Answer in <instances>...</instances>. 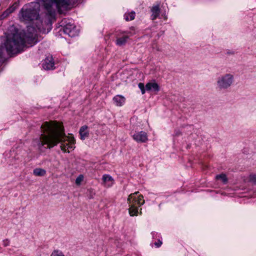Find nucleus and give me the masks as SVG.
I'll return each mask as SVG.
<instances>
[{"instance_id":"f3484780","label":"nucleus","mask_w":256,"mask_h":256,"mask_svg":"<svg viewBox=\"0 0 256 256\" xmlns=\"http://www.w3.org/2000/svg\"><path fill=\"white\" fill-rule=\"evenodd\" d=\"M33 174L36 176H42L46 174V171L42 168H36L34 170Z\"/></svg>"},{"instance_id":"20e7f679","label":"nucleus","mask_w":256,"mask_h":256,"mask_svg":"<svg viewBox=\"0 0 256 256\" xmlns=\"http://www.w3.org/2000/svg\"><path fill=\"white\" fill-rule=\"evenodd\" d=\"M138 193V192H136L129 195L128 198V202L129 205L135 206L137 204L139 206H141L144 204V200L142 195L136 196Z\"/></svg>"},{"instance_id":"6ab92c4d","label":"nucleus","mask_w":256,"mask_h":256,"mask_svg":"<svg viewBox=\"0 0 256 256\" xmlns=\"http://www.w3.org/2000/svg\"><path fill=\"white\" fill-rule=\"evenodd\" d=\"M14 10V8H10L8 9H7L2 14V16L3 18H5L7 16L10 14Z\"/></svg>"},{"instance_id":"ddd939ff","label":"nucleus","mask_w":256,"mask_h":256,"mask_svg":"<svg viewBox=\"0 0 256 256\" xmlns=\"http://www.w3.org/2000/svg\"><path fill=\"white\" fill-rule=\"evenodd\" d=\"M151 18L152 20H156L160 15V9L158 5L153 6L151 8Z\"/></svg>"},{"instance_id":"4be33fe9","label":"nucleus","mask_w":256,"mask_h":256,"mask_svg":"<svg viewBox=\"0 0 256 256\" xmlns=\"http://www.w3.org/2000/svg\"><path fill=\"white\" fill-rule=\"evenodd\" d=\"M138 88L141 90L142 94H144L146 92V87L144 88V84L143 83L140 82L138 84Z\"/></svg>"},{"instance_id":"bb28decb","label":"nucleus","mask_w":256,"mask_h":256,"mask_svg":"<svg viewBox=\"0 0 256 256\" xmlns=\"http://www.w3.org/2000/svg\"><path fill=\"white\" fill-rule=\"evenodd\" d=\"M8 242L6 240V242H4V246H8Z\"/></svg>"},{"instance_id":"a878e982","label":"nucleus","mask_w":256,"mask_h":256,"mask_svg":"<svg viewBox=\"0 0 256 256\" xmlns=\"http://www.w3.org/2000/svg\"><path fill=\"white\" fill-rule=\"evenodd\" d=\"M162 242L160 240H158V242L154 243L155 246L158 248L160 247L162 245Z\"/></svg>"},{"instance_id":"f257e3e1","label":"nucleus","mask_w":256,"mask_h":256,"mask_svg":"<svg viewBox=\"0 0 256 256\" xmlns=\"http://www.w3.org/2000/svg\"><path fill=\"white\" fill-rule=\"evenodd\" d=\"M41 134L38 145H46L49 148L60 143L61 150L64 152H70L74 148V140L72 137L66 136L63 126L53 121L44 122L41 126Z\"/></svg>"},{"instance_id":"1a4fd4ad","label":"nucleus","mask_w":256,"mask_h":256,"mask_svg":"<svg viewBox=\"0 0 256 256\" xmlns=\"http://www.w3.org/2000/svg\"><path fill=\"white\" fill-rule=\"evenodd\" d=\"M146 89L147 91H152L158 92L160 90V86L154 80H153L146 84Z\"/></svg>"},{"instance_id":"9d476101","label":"nucleus","mask_w":256,"mask_h":256,"mask_svg":"<svg viewBox=\"0 0 256 256\" xmlns=\"http://www.w3.org/2000/svg\"><path fill=\"white\" fill-rule=\"evenodd\" d=\"M42 67L46 70H52L54 68V62L52 57L46 58L43 63Z\"/></svg>"},{"instance_id":"dca6fc26","label":"nucleus","mask_w":256,"mask_h":256,"mask_svg":"<svg viewBox=\"0 0 256 256\" xmlns=\"http://www.w3.org/2000/svg\"><path fill=\"white\" fill-rule=\"evenodd\" d=\"M224 88V76L220 77L216 82V88L218 90H222Z\"/></svg>"},{"instance_id":"39448f33","label":"nucleus","mask_w":256,"mask_h":256,"mask_svg":"<svg viewBox=\"0 0 256 256\" xmlns=\"http://www.w3.org/2000/svg\"><path fill=\"white\" fill-rule=\"evenodd\" d=\"M63 32L65 34L70 37H74L78 34V31L76 28V26L70 23H68L66 24L63 28Z\"/></svg>"},{"instance_id":"2eb2a0df","label":"nucleus","mask_w":256,"mask_h":256,"mask_svg":"<svg viewBox=\"0 0 256 256\" xmlns=\"http://www.w3.org/2000/svg\"><path fill=\"white\" fill-rule=\"evenodd\" d=\"M128 212L131 216H136L138 214V208L134 205H129Z\"/></svg>"},{"instance_id":"0eeeda50","label":"nucleus","mask_w":256,"mask_h":256,"mask_svg":"<svg viewBox=\"0 0 256 256\" xmlns=\"http://www.w3.org/2000/svg\"><path fill=\"white\" fill-rule=\"evenodd\" d=\"M127 34L126 36H124L122 37H117L116 41V44L118 46H122L124 45L129 38V36H132L134 34V32H125Z\"/></svg>"},{"instance_id":"6e6552de","label":"nucleus","mask_w":256,"mask_h":256,"mask_svg":"<svg viewBox=\"0 0 256 256\" xmlns=\"http://www.w3.org/2000/svg\"><path fill=\"white\" fill-rule=\"evenodd\" d=\"M102 184L106 187H110L114 184V178L109 174H104L102 177Z\"/></svg>"},{"instance_id":"423d86ee","label":"nucleus","mask_w":256,"mask_h":256,"mask_svg":"<svg viewBox=\"0 0 256 256\" xmlns=\"http://www.w3.org/2000/svg\"><path fill=\"white\" fill-rule=\"evenodd\" d=\"M132 138L138 142H146L148 140L147 134L144 132H137L132 135Z\"/></svg>"},{"instance_id":"7ed1b4c3","label":"nucleus","mask_w":256,"mask_h":256,"mask_svg":"<svg viewBox=\"0 0 256 256\" xmlns=\"http://www.w3.org/2000/svg\"><path fill=\"white\" fill-rule=\"evenodd\" d=\"M40 5L50 14L52 8L56 5L58 11L62 8H66L68 5V0H36L22 7L19 14V18L22 22H26L39 18V12Z\"/></svg>"},{"instance_id":"f03ea898","label":"nucleus","mask_w":256,"mask_h":256,"mask_svg":"<svg viewBox=\"0 0 256 256\" xmlns=\"http://www.w3.org/2000/svg\"><path fill=\"white\" fill-rule=\"evenodd\" d=\"M34 35L30 34L25 36V34L18 30L14 26L9 28L4 33V36L0 38L2 44L6 48L8 53L16 54L24 50L26 44H32L34 42Z\"/></svg>"},{"instance_id":"a211bd4d","label":"nucleus","mask_w":256,"mask_h":256,"mask_svg":"<svg viewBox=\"0 0 256 256\" xmlns=\"http://www.w3.org/2000/svg\"><path fill=\"white\" fill-rule=\"evenodd\" d=\"M124 18L126 21L132 20L135 18V13L131 12L128 14H126L124 16Z\"/></svg>"},{"instance_id":"4468645a","label":"nucleus","mask_w":256,"mask_h":256,"mask_svg":"<svg viewBox=\"0 0 256 256\" xmlns=\"http://www.w3.org/2000/svg\"><path fill=\"white\" fill-rule=\"evenodd\" d=\"M88 127L86 126H82L80 130L79 133L80 136V138L84 140L89 136V132L88 130Z\"/></svg>"},{"instance_id":"412c9836","label":"nucleus","mask_w":256,"mask_h":256,"mask_svg":"<svg viewBox=\"0 0 256 256\" xmlns=\"http://www.w3.org/2000/svg\"><path fill=\"white\" fill-rule=\"evenodd\" d=\"M84 180V176L82 174H80L76 180V184L79 186L80 184Z\"/></svg>"},{"instance_id":"cd10ccee","label":"nucleus","mask_w":256,"mask_h":256,"mask_svg":"<svg viewBox=\"0 0 256 256\" xmlns=\"http://www.w3.org/2000/svg\"><path fill=\"white\" fill-rule=\"evenodd\" d=\"M141 210H142V208H140V214H142Z\"/></svg>"},{"instance_id":"f8f14e48","label":"nucleus","mask_w":256,"mask_h":256,"mask_svg":"<svg viewBox=\"0 0 256 256\" xmlns=\"http://www.w3.org/2000/svg\"><path fill=\"white\" fill-rule=\"evenodd\" d=\"M113 101L117 106H122L126 102V98L122 95H116L113 98Z\"/></svg>"},{"instance_id":"b1692460","label":"nucleus","mask_w":256,"mask_h":256,"mask_svg":"<svg viewBox=\"0 0 256 256\" xmlns=\"http://www.w3.org/2000/svg\"><path fill=\"white\" fill-rule=\"evenodd\" d=\"M234 51L232 50H226V54L228 56H234Z\"/></svg>"},{"instance_id":"aec40b11","label":"nucleus","mask_w":256,"mask_h":256,"mask_svg":"<svg viewBox=\"0 0 256 256\" xmlns=\"http://www.w3.org/2000/svg\"><path fill=\"white\" fill-rule=\"evenodd\" d=\"M248 181L256 184V174H252L248 176Z\"/></svg>"},{"instance_id":"5701e85b","label":"nucleus","mask_w":256,"mask_h":256,"mask_svg":"<svg viewBox=\"0 0 256 256\" xmlns=\"http://www.w3.org/2000/svg\"><path fill=\"white\" fill-rule=\"evenodd\" d=\"M52 256H64L63 253L59 250H54L52 254Z\"/></svg>"},{"instance_id":"393cba45","label":"nucleus","mask_w":256,"mask_h":256,"mask_svg":"<svg viewBox=\"0 0 256 256\" xmlns=\"http://www.w3.org/2000/svg\"><path fill=\"white\" fill-rule=\"evenodd\" d=\"M216 178L218 180L219 178H220L222 180V182H224V174H221L220 175H218L216 176Z\"/></svg>"},{"instance_id":"9b49d317","label":"nucleus","mask_w":256,"mask_h":256,"mask_svg":"<svg viewBox=\"0 0 256 256\" xmlns=\"http://www.w3.org/2000/svg\"><path fill=\"white\" fill-rule=\"evenodd\" d=\"M234 82V75L232 74H225V88L230 87Z\"/></svg>"}]
</instances>
